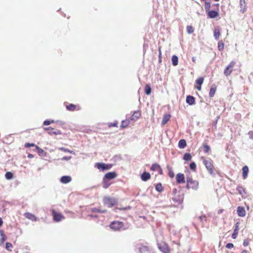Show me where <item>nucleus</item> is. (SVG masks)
I'll use <instances>...</instances> for the list:
<instances>
[{
	"label": "nucleus",
	"instance_id": "nucleus-32",
	"mask_svg": "<svg viewBox=\"0 0 253 253\" xmlns=\"http://www.w3.org/2000/svg\"><path fill=\"white\" fill-rule=\"evenodd\" d=\"M5 177L7 179H11L13 178V173L11 172H7L5 174Z\"/></svg>",
	"mask_w": 253,
	"mask_h": 253
},
{
	"label": "nucleus",
	"instance_id": "nucleus-42",
	"mask_svg": "<svg viewBox=\"0 0 253 253\" xmlns=\"http://www.w3.org/2000/svg\"><path fill=\"white\" fill-rule=\"evenodd\" d=\"M91 211L92 212H100V213H104L106 211V210H103V211H101L100 210H99L98 209H96V208H93L91 209Z\"/></svg>",
	"mask_w": 253,
	"mask_h": 253
},
{
	"label": "nucleus",
	"instance_id": "nucleus-22",
	"mask_svg": "<svg viewBox=\"0 0 253 253\" xmlns=\"http://www.w3.org/2000/svg\"><path fill=\"white\" fill-rule=\"evenodd\" d=\"M218 15L217 12L213 10L209 11L208 12V16L211 18H214Z\"/></svg>",
	"mask_w": 253,
	"mask_h": 253
},
{
	"label": "nucleus",
	"instance_id": "nucleus-35",
	"mask_svg": "<svg viewBox=\"0 0 253 253\" xmlns=\"http://www.w3.org/2000/svg\"><path fill=\"white\" fill-rule=\"evenodd\" d=\"M58 149L61 151L65 152H68L71 154H75V152L74 151H70V150H69L67 148H65L64 147H60Z\"/></svg>",
	"mask_w": 253,
	"mask_h": 253
},
{
	"label": "nucleus",
	"instance_id": "nucleus-63",
	"mask_svg": "<svg viewBox=\"0 0 253 253\" xmlns=\"http://www.w3.org/2000/svg\"><path fill=\"white\" fill-rule=\"evenodd\" d=\"M215 1H218L219 0H214Z\"/></svg>",
	"mask_w": 253,
	"mask_h": 253
},
{
	"label": "nucleus",
	"instance_id": "nucleus-28",
	"mask_svg": "<svg viewBox=\"0 0 253 253\" xmlns=\"http://www.w3.org/2000/svg\"><path fill=\"white\" fill-rule=\"evenodd\" d=\"M129 121L128 120H124L122 122L121 127L125 128L129 125Z\"/></svg>",
	"mask_w": 253,
	"mask_h": 253
},
{
	"label": "nucleus",
	"instance_id": "nucleus-62",
	"mask_svg": "<svg viewBox=\"0 0 253 253\" xmlns=\"http://www.w3.org/2000/svg\"><path fill=\"white\" fill-rule=\"evenodd\" d=\"M241 253H248L247 251L246 250H243Z\"/></svg>",
	"mask_w": 253,
	"mask_h": 253
},
{
	"label": "nucleus",
	"instance_id": "nucleus-60",
	"mask_svg": "<svg viewBox=\"0 0 253 253\" xmlns=\"http://www.w3.org/2000/svg\"><path fill=\"white\" fill-rule=\"evenodd\" d=\"M3 221L2 219L0 217V226L2 224Z\"/></svg>",
	"mask_w": 253,
	"mask_h": 253
},
{
	"label": "nucleus",
	"instance_id": "nucleus-30",
	"mask_svg": "<svg viewBox=\"0 0 253 253\" xmlns=\"http://www.w3.org/2000/svg\"><path fill=\"white\" fill-rule=\"evenodd\" d=\"M139 251L141 253H147L148 252V249L146 246H142L139 248Z\"/></svg>",
	"mask_w": 253,
	"mask_h": 253
},
{
	"label": "nucleus",
	"instance_id": "nucleus-25",
	"mask_svg": "<svg viewBox=\"0 0 253 253\" xmlns=\"http://www.w3.org/2000/svg\"><path fill=\"white\" fill-rule=\"evenodd\" d=\"M172 65L174 66L178 65V59L177 56L173 55L171 58Z\"/></svg>",
	"mask_w": 253,
	"mask_h": 253
},
{
	"label": "nucleus",
	"instance_id": "nucleus-16",
	"mask_svg": "<svg viewBox=\"0 0 253 253\" xmlns=\"http://www.w3.org/2000/svg\"><path fill=\"white\" fill-rule=\"evenodd\" d=\"M117 176V174L114 172H110L107 173L104 176L105 179H112L115 178Z\"/></svg>",
	"mask_w": 253,
	"mask_h": 253
},
{
	"label": "nucleus",
	"instance_id": "nucleus-38",
	"mask_svg": "<svg viewBox=\"0 0 253 253\" xmlns=\"http://www.w3.org/2000/svg\"><path fill=\"white\" fill-rule=\"evenodd\" d=\"M224 43L220 41L218 43V48L219 50L221 51L224 48Z\"/></svg>",
	"mask_w": 253,
	"mask_h": 253
},
{
	"label": "nucleus",
	"instance_id": "nucleus-5",
	"mask_svg": "<svg viewBox=\"0 0 253 253\" xmlns=\"http://www.w3.org/2000/svg\"><path fill=\"white\" fill-rule=\"evenodd\" d=\"M95 167L100 170H105L110 169L112 166L110 165H107L104 163H98L95 164Z\"/></svg>",
	"mask_w": 253,
	"mask_h": 253
},
{
	"label": "nucleus",
	"instance_id": "nucleus-47",
	"mask_svg": "<svg viewBox=\"0 0 253 253\" xmlns=\"http://www.w3.org/2000/svg\"><path fill=\"white\" fill-rule=\"evenodd\" d=\"M198 219L201 222H203L204 221L206 220V216L205 215L200 216Z\"/></svg>",
	"mask_w": 253,
	"mask_h": 253
},
{
	"label": "nucleus",
	"instance_id": "nucleus-41",
	"mask_svg": "<svg viewBox=\"0 0 253 253\" xmlns=\"http://www.w3.org/2000/svg\"><path fill=\"white\" fill-rule=\"evenodd\" d=\"M187 33L189 34H191L193 33L194 29L193 27L191 26H188L186 28Z\"/></svg>",
	"mask_w": 253,
	"mask_h": 253
},
{
	"label": "nucleus",
	"instance_id": "nucleus-21",
	"mask_svg": "<svg viewBox=\"0 0 253 253\" xmlns=\"http://www.w3.org/2000/svg\"><path fill=\"white\" fill-rule=\"evenodd\" d=\"M242 170H243V177L244 179H245L247 178V177L248 176V173L249 172V168L247 166H245L243 168Z\"/></svg>",
	"mask_w": 253,
	"mask_h": 253
},
{
	"label": "nucleus",
	"instance_id": "nucleus-9",
	"mask_svg": "<svg viewBox=\"0 0 253 253\" xmlns=\"http://www.w3.org/2000/svg\"><path fill=\"white\" fill-rule=\"evenodd\" d=\"M176 181L178 183H183L185 182V178L183 174L179 173L176 176Z\"/></svg>",
	"mask_w": 253,
	"mask_h": 253
},
{
	"label": "nucleus",
	"instance_id": "nucleus-15",
	"mask_svg": "<svg viewBox=\"0 0 253 253\" xmlns=\"http://www.w3.org/2000/svg\"><path fill=\"white\" fill-rule=\"evenodd\" d=\"M239 224H240V223L238 222H237L235 224V229H234L233 233L232 235V237L233 239H236L237 237V235L238 233V230H239Z\"/></svg>",
	"mask_w": 253,
	"mask_h": 253
},
{
	"label": "nucleus",
	"instance_id": "nucleus-18",
	"mask_svg": "<svg viewBox=\"0 0 253 253\" xmlns=\"http://www.w3.org/2000/svg\"><path fill=\"white\" fill-rule=\"evenodd\" d=\"M142 180L146 181L150 178V174L148 172H144L141 175Z\"/></svg>",
	"mask_w": 253,
	"mask_h": 253
},
{
	"label": "nucleus",
	"instance_id": "nucleus-43",
	"mask_svg": "<svg viewBox=\"0 0 253 253\" xmlns=\"http://www.w3.org/2000/svg\"><path fill=\"white\" fill-rule=\"evenodd\" d=\"M204 82L203 78H200L196 80V84L199 85H201Z\"/></svg>",
	"mask_w": 253,
	"mask_h": 253
},
{
	"label": "nucleus",
	"instance_id": "nucleus-27",
	"mask_svg": "<svg viewBox=\"0 0 253 253\" xmlns=\"http://www.w3.org/2000/svg\"><path fill=\"white\" fill-rule=\"evenodd\" d=\"M237 190L240 195H243L246 193L244 189L241 186H238L237 188Z\"/></svg>",
	"mask_w": 253,
	"mask_h": 253
},
{
	"label": "nucleus",
	"instance_id": "nucleus-56",
	"mask_svg": "<svg viewBox=\"0 0 253 253\" xmlns=\"http://www.w3.org/2000/svg\"><path fill=\"white\" fill-rule=\"evenodd\" d=\"M117 126V123H113V124H111V125H110V126Z\"/></svg>",
	"mask_w": 253,
	"mask_h": 253
},
{
	"label": "nucleus",
	"instance_id": "nucleus-39",
	"mask_svg": "<svg viewBox=\"0 0 253 253\" xmlns=\"http://www.w3.org/2000/svg\"><path fill=\"white\" fill-rule=\"evenodd\" d=\"M48 134L50 135H58L61 134V132L59 130H56L55 131H50L48 132Z\"/></svg>",
	"mask_w": 253,
	"mask_h": 253
},
{
	"label": "nucleus",
	"instance_id": "nucleus-26",
	"mask_svg": "<svg viewBox=\"0 0 253 253\" xmlns=\"http://www.w3.org/2000/svg\"><path fill=\"white\" fill-rule=\"evenodd\" d=\"M178 146L180 148H184L186 146V141L184 139H181L179 141Z\"/></svg>",
	"mask_w": 253,
	"mask_h": 253
},
{
	"label": "nucleus",
	"instance_id": "nucleus-29",
	"mask_svg": "<svg viewBox=\"0 0 253 253\" xmlns=\"http://www.w3.org/2000/svg\"><path fill=\"white\" fill-rule=\"evenodd\" d=\"M145 92L147 95H149L151 92V88L150 86L147 84L145 87Z\"/></svg>",
	"mask_w": 253,
	"mask_h": 253
},
{
	"label": "nucleus",
	"instance_id": "nucleus-1",
	"mask_svg": "<svg viewBox=\"0 0 253 253\" xmlns=\"http://www.w3.org/2000/svg\"><path fill=\"white\" fill-rule=\"evenodd\" d=\"M187 188H192L195 190H197L198 189L199 183L197 181L194 180L191 178L188 177L187 178Z\"/></svg>",
	"mask_w": 253,
	"mask_h": 253
},
{
	"label": "nucleus",
	"instance_id": "nucleus-12",
	"mask_svg": "<svg viewBox=\"0 0 253 253\" xmlns=\"http://www.w3.org/2000/svg\"><path fill=\"white\" fill-rule=\"evenodd\" d=\"M72 177L70 176H63L60 178V182L62 183L67 184L70 182Z\"/></svg>",
	"mask_w": 253,
	"mask_h": 253
},
{
	"label": "nucleus",
	"instance_id": "nucleus-53",
	"mask_svg": "<svg viewBox=\"0 0 253 253\" xmlns=\"http://www.w3.org/2000/svg\"><path fill=\"white\" fill-rule=\"evenodd\" d=\"M249 245V242L247 240H245L243 242V245L245 247Z\"/></svg>",
	"mask_w": 253,
	"mask_h": 253
},
{
	"label": "nucleus",
	"instance_id": "nucleus-24",
	"mask_svg": "<svg viewBox=\"0 0 253 253\" xmlns=\"http://www.w3.org/2000/svg\"><path fill=\"white\" fill-rule=\"evenodd\" d=\"M170 117L171 116L169 114H166L164 115L163 118L162 124L163 125H165L167 124V122L169 120Z\"/></svg>",
	"mask_w": 253,
	"mask_h": 253
},
{
	"label": "nucleus",
	"instance_id": "nucleus-37",
	"mask_svg": "<svg viewBox=\"0 0 253 253\" xmlns=\"http://www.w3.org/2000/svg\"><path fill=\"white\" fill-rule=\"evenodd\" d=\"M156 190L159 192H161L163 190V188L161 183H158L156 185Z\"/></svg>",
	"mask_w": 253,
	"mask_h": 253
},
{
	"label": "nucleus",
	"instance_id": "nucleus-3",
	"mask_svg": "<svg viewBox=\"0 0 253 253\" xmlns=\"http://www.w3.org/2000/svg\"><path fill=\"white\" fill-rule=\"evenodd\" d=\"M236 64V62L234 61H232L228 66L225 69L224 71V74L226 76H228L230 75L233 70V68Z\"/></svg>",
	"mask_w": 253,
	"mask_h": 253
},
{
	"label": "nucleus",
	"instance_id": "nucleus-55",
	"mask_svg": "<svg viewBox=\"0 0 253 253\" xmlns=\"http://www.w3.org/2000/svg\"><path fill=\"white\" fill-rule=\"evenodd\" d=\"M161 55H162L161 50L160 47H159V58H161Z\"/></svg>",
	"mask_w": 253,
	"mask_h": 253
},
{
	"label": "nucleus",
	"instance_id": "nucleus-19",
	"mask_svg": "<svg viewBox=\"0 0 253 253\" xmlns=\"http://www.w3.org/2000/svg\"><path fill=\"white\" fill-rule=\"evenodd\" d=\"M0 235L1 236V238L0 239V245H1L6 240L7 237L5 235L3 231L2 230H0Z\"/></svg>",
	"mask_w": 253,
	"mask_h": 253
},
{
	"label": "nucleus",
	"instance_id": "nucleus-52",
	"mask_svg": "<svg viewBox=\"0 0 253 253\" xmlns=\"http://www.w3.org/2000/svg\"><path fill=\"white\" fill-rule=\"evenodd\" d=\"M71 158H72V157H71V156H69V157H63V158L61 159V160H62L69 161V160H70Z\"/></svg>",
	"mask_w": 253,
	"mask_h": 253
},
{
	"label": "nucleus",
	"instance_id": "nucleus-45",
	"mask_svg": "<svg viewBox=\"0 0 253 253\" xmlns=\"http://www.w3.org/2000/svg\"><path fill=\"white\" fill-rule=\"evenodd\" d=\"M54 122V120H51V121L45 120L43 122V125L44 126H47V125H49L50 124H51V123H53Z\"/></svg>",
	"mask_w": 253,
	"mask_h": 253
},
{
	"label": "nucleus",
	"instance_id": "nucleus-10",
	"mask_svg": "<svg viewBox=\"0 0 253 253\" xmlns=\"http://www.w3.org/2000/svg\"><path fill=\"white\" fill-rule=\"evenodd\" d=\"M24 216L25 217L32 221H37L38 220V218L35 215L29 212L25 213Z\"/></svg>",
	"mask_w": 253,
	"mask_h": 253
},
{
	"label": "nucleus",
	"instance_id": "nucleus-51",
	"mask_svg": "<svg viewBox=\"0 0 253 253\" xmlns=\"http://www.w3.org/2000/svg\"><path fill=\"white\" fill-rule=\"evenodd\" d=\"M233 244H232V243H228L226 245V247L228 249H231L233 247Z\"/></svg>",
	"mask_w": 253,
	"mask_h": 253
},
{
	"label": "nucleus",
	"instance_id": "nucleus-4",
	"mask_svg": "<svg viewBox=\"0 0 253 253\" xmlns=\"http://www.w3.org/2000/svg\"><path fill=\"white\" fill-rule=\"evenodd\" d=\"M123 226V223L122 222L114 221L111 223L110 225V228L114 231L119 230Z\"/></svg>",
	"mask_w": 253,
	"mask_h": 253
},
{
	"label": "nucleus",
	"instance_id": "nucleus-49",
	"mask_svg": "<svg viewBox=\"0 0 253 253\" xmlns=\"http://www.w3.org/2000/svg\"><path fill=\"white\" fill-rule=\"evenodd\" d=\"M169 177H171V178H173L174 177V173L171 170H169Z\"/></svg>",
	"mask_w": 253,
	"mask_h": 253
},
{
	"label": "nucleus",
	"instance_id": "nucleus-57",
	"mask_svg": "<svg viewBox=\"0 0 253 253\" xmlns=\"http://www.w3.org/2000/svg\"><path fill=\"white\" fill-rule=\"evenodd\" d=\"M45 130H52L53 129V128H51V127H47V128H44Z\"/></svg>",
	"mask_w": 253,
	"mask_h": 253
},
{
	"label": "nucleus",
	"instance_id": "nucleus-6",
	"mask_svg": "<svg viewBox=\"0 0 253 253\" xmlns=\"http://www.w3.org/2000/svg\"><path fill=\"white\" fill-rule=\"evenodd\" d=\"M53 219L56 222H59L64 219V217L60 213L56 212L54 210L52 211Z\"/></svg>",
	"mask_w": 253,
	"mask_h": 253
},
{
	"label": "nucleus",
	"instance_id": "nucleus-59",
	"mask_svg": "<svg viewBox=\"0 0 253 253\" xmlns=\"http://www.w3.org/2000/svg\"><path fill=\"white\" fill-rule=\"evenodd\" d=\"M196 88L198 90H200L201 89V85H198V86H197Z\"/></svg>",
	"mask_w": 253,
	"mask_h": 253
},
{
	"label": "nucleus",
	"instance_id": "nucleus-61",
	"mask_svg": "<svg viewBox=\"0 0 253 253\" xmlns=\"http://www.w3.org/2000/svg\"><path fill=\"white\" fill-rule=\"evenodd\" d=\"M222 211H223V210H219L217 212H218V214H220V213H221L222 212Z\"/></svg>",
	"mask_w": 253,
	"mask_h": 253
},
{
	"label": "nucleus",
	"instance_id": "nucleus-48",
	"mask_svg": "<svg viewBox=\"0 0 253 253\" xmlns=\"http://www.w3.org/2000/svg\"><path fill=\"white\" fill-rule=\"evenodd\" d=\"M34 146H35V144L34 143H27L25 144V147H30Z\"/></svg>",
	"mask_w": 253,
	"mask_h": 253
},
{
	"label": "nucleus",
	"instance_id": "nucleus-11",
	"mask_svg": "<svg viewBox=\"0 0 253 253\" xmlns=\"http://www.w3.org/2000/svg\"><path fill=\"white\" fill-rule=\"evenodd\" d=\"M159 248L164 253H168L169 251L168 246L165 243L159 245Z\"/></svg>",
	"mask_w": 253,
	"mask_h": 253
},
{
	"label": "nucleus",
	"instance_id": "nucleus-31",
	"mask_svg": "<svg viewBox=\"0 0 253 253\" xmlns=\"http://www.w3.org/2000/svg\"><path fill=\"white\" fill-rule=\"evenodd\" d=\"M36 147L38 153L39 154L40 156H43L45 154L44 151L41 148H40L39 146H36Z\"/></svg>",
	"mask_w": 253,
	"mask_h": 253
},
{
	"label": "nucleus",
	"instance_id": "nucleus-33",
	"mask_svg": "<svg viewBox=\"0 0 253 253\" xmlns=\"http://www.w3.org/2000/svg\"><path fill=\"white\" fill-rule=\"evenodd\" d=\"M215 91H216V88L215 87H213V86H212L211 89H210V93H209V95L211 97H212L213 96V95H214L215 94Z\"/></svg>",
	"mask_w": 253,
	"mask_h": 253
},
{
	"label": "nucleus",
	"instance_id": "nucleus-46",
	"mask_svg": "<svg viewBox=\"0 0 253 253\" xmlns=\"http://www.w3.org/2000/svg\"><path fill=\"white\" fill-rule=\"evenodd\" d=\"M190 168L192 170H195L196 168V165L194 162H192L190 164Z\"/></svg>",
	"mask_w": 253,
	"mask_h": 253
},
{
	"label": "nucleus",
	"instance_id": "nucleus-23",
	"mask_svg": "<svg viewBox=\"0 0 253 253\" xmlns=\"http://www.w3.org/2000/svg\"><path fill=\"white\" fill-rule=\"evenodd\" d=\"M220 29L219 27H216L214 29V37L215 40H217L219 39L220 36Z\"/></svg>",
	"mask_w": 253,
	"mask_h": 253
},
{
	"label": "nucleus",
	"instance_id": "nucleus-44",
	"mask_svg": "<svg viewBox=\"0 0 253 253\" xmlns=\"http://www.w3.org/2000/svg\"><path fill=\"white\" fill-rule=\"evenodd\" d=\"M211 7V4L209 2H206L205 4V8L206 11H209Z\"/></svg>",
	"mask_w": 253,
	"mask_h": 253
},
{
	"label": "nucleus",
	"instance_id": "nucleus-17",
	"mask_svg": "<svg viewBox=\"0 0 253 253\" xmlns=\"http://www.w3.org/2000/svg\"><path fill=\"white\" fill-rule=\"evenodd\" d=\"M186 102L190 105H192L195 104V98L191 95H188L186 97Z\"/></svg>",
	"mask_w": 253,
	"mask_h": 253
},
{
	"label": "nucleus",
	"instance_id": "nucleus-50",
	"mask_svg": "<svg viewBox=\"0 0 253 253\" xmlns=\"http://www.w3.org/2000/svg\"><path fill=\"white\" fill-rule=\"evenodd\" d=\"M210 149V147L208 145H205L204 146V151L205 152H208Z\"/></svg>",
	"mask_w": 253,
	"mask_h": 253
},
{
	"label": "nucleus",
	"instance_id": "nucleus-34",
	"mask_svg": "<svg viewBox=\"0 0 253 253\" xmlns=\"http://www.w3.org/2000/svg\"><path fill=\"white\" fill-rule=\"evenodd\" d=\"M110 185V183H109L106 179L105 178L103 179V187L106 189L109 187Z\"/></svg>",
	"mask_w": 253,
	"mask_h": 253
},
{
	"label": "nucleus",
	"instance_id": "nucleus-36",
	"mask_svg": "<svg viewBox=\"0 0 253 253\" xmlns=\"http://www.w3.org/2000/svg\"><path fill=\"white\" fill-rule=\"evenodd\" d=\"M191 159V156L189 153H186L184 154L183 159L185 161H190Z\"/></svg>",
	"mask_w": 253,
	"mask_h": 253
},
{
	"label": "nucleus",
	"instance_id": "nucleus-8",
	"mask_svg": "<svg viewBox=\"0 0 253 253\" xmlns=\"http://www.w3.org/2000/svg\"><path fill=\"white\" fill-rule=\"evenodd\" d=\"M239 5L240 8V12L244 13L246 10V3L245 0H240Z\"/></svg>",
	"mask_w": 253,
	"mask_h": 253
},
{
	"label": "nucleus",
	"instance_id": "nucleus-13",
	"mask_svg": "<svg viewBox=\"0 0 253 253\" xmlns=\"http://www.w3.org/2000/svg\"><path fill=\"white\" fill-rule=\"evenodd\" d=\"M151 170L153 171H158L160 174L162 173V169L159 165L158 164H154L152 165Z\"/></svg>",
	"mask_w": 253,
	"mask_h": 253
},
{
	"label": "nucleus",
	"instance_id": "nucleus-40",
	"mask_svg": "<svg viewBox=\"0 0 253 253\" xmlns=\"http://www.w3.org/2000/svg\"><path fill=\"white\" fill-rule=\"evenodd\" d=\"M66 108L68 110L74 111L76 108V106H75V105H74L72 104H71L69 105H67L66 106Z\"/></svg>",
	"mask_w": 253,
	"mask_h": 253
},
{
	"label": "nucleus",
	"instance_id": "nucleus-7",
	"mask_svg": "<svg viewBox=\"0 0 253 253\" xmlns=\"http://www.w3.org/2000/svg\"><path fill=\"white\" fill-rule=\"evenodd\" d=\"M204 164L205 165L208 170L211 174L213 173V166L211 161L205 160L204 161Z\"/></svg>",
	"mask_w": 253,
	"mask_h": 253
},
{
	"label": "nucleus",
	"instance_id": "nucleus-20",
	"mask_svg": "<svg viewBox=\"0 0 253 253\" xmlns=\"http://www.w3.org/2000/svg\"><path fill=\"white\" fill-rule=\"evenodd\" d=\"M141 116L140 112L139 111H135L132 116L130 118L131 121H136Z\"/></svg>",
	"mask_w": 253,
	"mask_h": 253
},
{
	"label": "nucleus",
	"instance_id": "nucleus-58",
	"mask_svg": "<svg viewBox=\"0 0 253 253\" xmlns=\"http://www.w3.org/2000/svg\"><path fill=\"white\" fill-rule=\"evenodd\" d=\"M28 157L29 158H33L34 157V156L32 154H29L28 155Z\"/></svg>",
	"mask_w": 253,
	"mask_h": 253
},
{
	"label": "nucleus",
	"instance_id": "nucleus-54",
	"mask_svg": "<svg viewBox=\"0 0 253 253\" xmlns=\"http://www.w3.org/2000/svg\"><path fill=\"white\" fill-rule=\"evenodd\" d=\"M11 247H12V245L10 243H6V248L7 249H9Z\"/></svg>",
	"mask_w": 253,
	"mask_h": 253
},
{
	"label": "nucleus",
	"instance_id": "nucleus-2",
	"mask_svg": "<svg viewBox=\"0 0 253 253\" xmlns=\"http://www.w3.org/2000/svg\"><path fill=\"white\" fill-rule=\"evenodd\" d=\"M103 203L108 207L111 208L116 205V201L114 198L105 197L103 199Z\"/></svg>",
	"mask_w": 253,
	"mask_h": 253
},
{
	"label": "nucleus",
	"instance_id": "nucleus-14",
	"mask_svg": "<svg viewBox=\"0 0 253 253\" xmlns=\"http://www.w3.org/2000/svg\"><path fill=\"white\" fill-rule=\"evenodd\" d=\"M237 213L239 216H245L246 215V211L245 208L242 207H238L237 208Z\"/></svg>",
	"mask_w": 253,
	"mask_h": 253
}]
</instances>
